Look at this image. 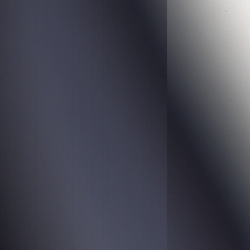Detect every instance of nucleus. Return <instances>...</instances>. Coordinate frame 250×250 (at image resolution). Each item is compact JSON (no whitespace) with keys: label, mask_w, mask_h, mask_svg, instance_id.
Wrapping results in <instances>:
<instances>
[{"label":"nucleus","mask_w":250,"mask_h":250,"mask_svg":"<svg viewBox=\"0 0 250 250\" xmlns=\"http://www.w3.org/2000/svg\"><path fill=\"white\" fill-rule=\"evenodd\" d=\"M159 15L158 49L162 57L166 59L167 44V10H160Z\"/></svg>","instance_id":"f257e3e1"}]
</instances>
